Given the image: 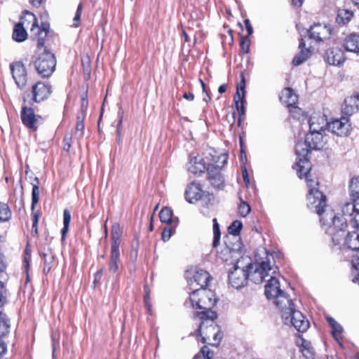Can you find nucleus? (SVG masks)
<instances>
[{"label": "nucleus", "instance_id": "f257e3e1", "mask_svg": "<svg viewBox=\"0 0 359 359\" xmlns=\"http://www.w3.org/2000/svg\"><path fill=\"white\" fill-rule=\"evenodd\" d=\"M260 255L264 257H258L257 256L256 263L248 264L246 266V271L248 272V279L250 280L255 284L262 283L264 280H267L272 274H276L277 267L274 265L273 256L269 253L265 248L260 250Z\"/></svg>", "mask_w": 359, "mask_h": 359}, {"label": "nucleus", "instance_id": "f03ea898", "mask_svg": "<svg viewBox=\"0 0 359 359\" xmlns=\"http://www.w3.org/2000/svg\"><path fill=\"white\" fill-rule=\"evenodd\" d=\"M189 304L194 309L202 310L197 313L199 318L216 319L217 313L212 311V308L216 304V298L213 291L206 288L194 289L190 294L189 302L185 304Z\"/></svg>", "mask_w": 359, "mask_h": 359}, {"label": "nucleus", "instance_id": "7ed1b4c3", "mask_svg": "<svg viewBox=\"0 0 359 359\" xmlns=\"http://www.w3.org/2000/svg\"><path fill=\"white\" fill-rule=\"evenodd\" d=\"M202 320L196 332L202 338L203 343H209L212 346L219 344L222 338L219 327L214 322L215 319L200 318Z\"/></svg>", "mask_w": 359, "mask_h": 359}, {"label": "nucleus", "instance_id": "20e7f679", "mask_svg": "<svg viewBox=\"0 0 359 359\" xmlns=\"http://www.w3.org/2000/svg\"><path fill=\"white\" fill-rule=\"evenodd\" d=\"M56 63L55 55L44 50L34 62V66L39 76L42 78H48L54 72Z\"/></svg>", "mask_w": 359, "mask_h": 359}, {"label": "nucleus", "instance_id": "39448f33", "mask_svg": "<svg viewBox=\"0 0 359 359\" xmlns=\"http://www.w3.org/2000/svg\"><path fill=\"white\" fill-rule=\"evenodd\" d=\"M320 222L322 226L326 227V232L330 236H334L336 232L331 228V225L340 224V230L344 233V229L347 227L346 219L343 216H337L334 211L326 208H323L320 213Z\"/></svg>", "mask_w": 359, "mask_h": 359}, {"label": "nucleus", "instance_id": "423d86ee", "mask_svg": "<svg viewBox=\"0 0 359 359\" xmlns=\"http://www.w3.org/2000/svg\"><path fill=\"white\" fill-rule=\"evenodd\" d=\"M308 187V206L316 213H320L323 208H326V196L318 189H316L314 184H309Z\"/></svg>", "mask_w": 359, "mask_h": 359}, {"label": "nucleus", "instance_id": "0eeeda50", "mask_svg": "<svg viewBox=\"0 0 359 359\" xmlns=\"http://www.w3.org/2000/svg\"><path fill=\"white\" fill-rule=\"evenodd\" d=\"M12 77L20 89L25 88L27 82V72L25 65L21 61L10 64Z\"/></svg>", "mask_w": 359, "mask_h": 359}, {"label": "nucleus", "instance_id": "6e6552de", "mask_svg": "<svg viewBox=\"0 0 359 359\" xmlns=\"http://www.w3.org/2000/svg\"><path fill=\"white\" fill-rule=\"evenodd\" d=\"M248 280V272L245 267L241 268L238 262L234 265L233 270L229 273V284L236 289L243 287Z\"/></svg>", "mask_w": 359, "mask_h": 359}, {"label": "nucleus", "instance_id": "1a4fd4ad", "mask_svg": "<svg viewBox=\"0 0 359 359\" xmlns=\"http://www.w3.org/2000/svg\"><path fill=\"white\" fill-rule=\"evenodd\" d=\"M290 311L291 313H288V317L284 318L285 323H290L299 332L306 331L309 326V321L305 319V317L300 311L295 309V307L290 310Z\"/></svg>", "mask_w": 359, "mask_h": 359}, {"label": "nucleus", "instance_id": "9d476101", "mask_svg": "<svg viewBox=\"0 0 359 359\" xmlns=\"http://www.w3.org/2000/svg\"><path fill=\"white\" fill-rule=\"evenodd\" d=\"M224 252L231 257L238 259L241 255L243 244L240 236H226Z\"/></svg>", "mask_w": 359, "mask_h": 359}, {"label": "nucleus", "instance_id": "9b49d317", "mask_svg": "<svg viewBox=\"0 0 359 359\" xmlns=\"http://www.w3.org/2000/svg\"><path fill=\"white\" fill-rule=\"evenodd\" d=\"M331 33V28L329 26L320 23L314 24L308 31L309 38L316 41L328 39Z\"/></svg>", "mask_w": 359, "mask_h": 359}, {"label": "nucleus", "instance_id": "f8f14e48", "mask_svg": "<svg viewBox=\"0 0 359 359\" xmlns=\"http://www.w3.org/2000/svg\"><path fill=\"white\" fill-rule=\"evenodd\" d=\"M273 303L281 312L283 318H287L288 313H291L290 310L294 308L292 300L285 292L278 295V297L273 300Z\"/></svg>", "mask_w": 359, "mask_h": 359}, {"label": "nucleus", "instance_id": "ddd939ff", "mask_svg": "<svg viewBox=\"0 0 359 359\" xmlns=\"http://www.w3.org/2000/svg\"><path fill=\"white\" fill-rule=\"evenodd\" d=\"M220 170L217 167H214L212 163L208 164V180L212 187L217 189H222L224 187V179Z\"/></svg>", "mask_w": 359, "mask_h": 359}, {"label": "nucleus", "instance_id": "4468645a", "mask_svg": "<svg viewBox=\"0 0 359 359\" xmlns=\"http://www.w3.org/2000/svg\"><path fill=\"white\" fill-rule=\"evenodd\" d=\"M328 130L339 136L346 135L350 129L348 118L341 116L340 119H335L327 123Z\"/></svg>", "mask_w": 359, "mask_h": 359}, {"label": "nucleus", "instance_id": "2eb2a0df", "mask_svg": "<svg viewBox=\"0 0 359 359\" xmlns=\"http://www.w3.org/2000/svg\"><path fill=\"white\" fill-rule=\"evenodd\" d=\"M324 58L328 64L334 66H340L345 61L344 50L339 47L328 48L325 53Z\"/></svg>", "mask_w": 359, "mask_h": 359}, {"label": "nucleus", "instance_id": "dca6fc26", "mask_svg": "<svg viewBox=\"0 0 359 359\" xmlns=\"http://www.w3.org/2000/svg\"><path fill=\"white\" fill-rule=\"evenodd\" d=\"M51 93V86L39 81L32 88V100L41 102L47 99Z\"/></svg>", "mask_w": 359, "mask_h": 359}, {"label": "nucleus", "instance_id": "f3484780", "mask_svg": "<svg viewBox=\"0 0 359 359\" xmlns=\"http://www.w3.org/2000/svg\"><path fill=\"white\" fill-rule=\"evenodd\" d=\"M205 194V192L203 191L201 184L196 182H192L187 186L184 196L187 202L194 203L201 200Z\"/></svg>", "mask_w": 359, "mask_h": 359}, {"label": "nucleus", "instance_id": "a211bd4d", "mask_svg": "<svg viewBox=\"0 0 359 359\" xmlns=\"http://www.w3.org/2000/svg\"><path fill=\"white\" fill-rule=\"evenodd\" d=\"M276 275V274H272L266 280L267 283L265 285L264 293L268 299L273 300L278 295L283 292L280 288V283Z\"/></svg>", "mask_w": 359, "mask_h": 359}, {"label": "nucleus", "instance_id": "6ab92c4d", "mask_svg": "<svg viewBox=\"0 0 359 359\" xmlns=\"http://www.w3.org/2000/svg\"><path fill=\"white\" fill-rule=\"evenodd\" d=\"M210 276L208 271L203 269H196L192 277L189 278V283L194 287V284L201 286V288L208 285Z\"/></svg>", "mask_w": 359, "mask_h": 359}, {"label": "nucleus", "instance_id": "aec40b11", "mask_svg": "<svg viewBox=\"0 0 359 359\" xmlns=\"http://www.w3.org/2000/svg\"><path fill=\"white\" fill-rule=\"evenodd\" d=\"M208 162L205 158L195 156L190 159L188 170L193 174H201L207 170Z\"/></svg>", "mask_w": 359, "mask_h": 359}, {"label": "nucleus", "instance_id": "412c9836", "mask_svg": "<svg viewBox=\"0 0 359 359\" xmlns=\"http://www.w3.org/2000/svg\"><path fill=\"white\" fill-rule=\"evenodd\" d=\"M21 119L23 124L27 128L36 129L38 118L34 114L33 109L27 107H23L21 111Z\"/></svg>", "mask_w": 359, "mask_h": 359}, {"label": "nucleus", "instance_id": "4be33fe9", "mask_svg": "<svg viewBox=\"0 0 359 359\" xmlns=\"http://www.w3.org/2000/svg\"><path fill=\"white\" fill-rule=\"evenodd\" d=\"M343 46L346 51L359 53V34H350L344 40Z\"/></svg>", "mask_w": 359, "mask_h": 359}, {"label": "nucleus", "instance_id": "5701e85b", "mask_svg": "<svg viewBox=\"0 0 359 359\" xmlns=\"http://www.w3.org/2000/svg\"><path fill=\"white\" fill-rule=\"evenodd\" d=\"M280 102L287 107L297 104L298 96L290 88H284L279 96Z\"/></svg>", "mask_w": 359, "mask_h": 359}, {"label": "nucleus", "instance_id": "b1692460", "mask_svg": "<svg viewBox=\"0 0 359 359\" xmlns=\"http://www.w3.org/2000/svg\"><path fill=\"white\" fill-rule=\"evenodd\" d=\"M18 24L22 25L25 29H28L30 27V31L32 33L34 32L35 29L38 27V22L36 16L27 11L23 12V15Z\"/></svg>", "mask_w": 359, "mask_h": 359}, {"label": "nucleus", "instance_id": "393cba45", "mask_svg": "<svg viewBox=\"0 0 359 359\" xmlns=\"http://www.w3.org/2000/svg\"><path fill=\"white\" fill-rule=\"evenodd\" d=\"M209 156H206L208 164L212 163L214 167H217L218 170H221L224 165L227 163L228 155L226 154H217L215 151L213 154L210 153Z\"/></svg>", "mask_w": 359, "mask_h": 359}, {"label": "nucleus", "instance_id": "a878e982", "mask_svg": "<svg viewBox=\"0 0 359 359\" xmlns=\"http://www.w3.org/2000/svg\"><path fill=\"white\" fill-rule=\"evenodd\" d=\"M297 345L304 357L307 359H314L316 353L311 341L301 338L297 341Z\"/></svg>", "mask_w": 359, "mask_h": 359}, {"label": "nucleus", "instance_id": "bb28decb", "mask_svg": "<svg viewBox=\"0 0 359 359\" xmlns=\"http://www.w3.org/2000/svg\"><path fill=\"white\" fill-rule=\"evenodd\" d=\"M306 142L311 149H320L323 147V135L321 133L309 131L305 137Z\"/></svg>", "mask_w": 359, "mask_h": 359}, {"label": "nucleus", "instance_id": "cd10ccee", "mask_svg": "<svg viewBox=\"0 0 359 359\" xmlns=\"http://www.w3.org/2000/svg\"><path fill=\"white\" fill-rule=\"evenodd\" d=\"M299 48L300 49L299 53L294 57L292 60V63L295 66L300 65L306 61L311 53L310 49L305 48V42L302 39L299 41Z\"/></svg>", "mask_w": 359, "mask_h": 359}, {"label": "nucleus", "instance_id": "c85d7f7f", "mask_svg": "<svg viewBox=\"0 0 359 359\" xmlns=\"http://www.w3.org/2000/svg\"><path fill=\"white\" fill-rule=\"evenodd\" d=\"M159 218L161 222L166 224L177 226L179 219L172 217V210L168 207H164L159 212Z\"/></svg>", "mask_w": 359, "mask_h": 359}, {"label": "nucleus", "instance_id": "c756f323", "mask_svg": "<svg viewBox=\"0 0 359 359\" xmlns=\"http://www.w3.org/2000/svg\"><path fill=\"white\" fill-rule=\"evenodd\" d=\"M349 188L356 213L359 212V178H353Z\"/></svg>", "mask_w": 359, "mask_h": 359}, {"label": "nucleus", "instance_id": "7c9ffc66", "mask_svg": "<svg viewBox=\"0 0 359 359\" xmlns=\"http://www.w3.org/2000/svg\"><path fill=\"white\" fill-rule=\"evenodd\" d=\"M354 13L348 8H341L338 10L336 17V22L339 25H347L353 18Z\"/></svg>", "mask_w": 359, "mask_h": 359}, {"label": "nucleus", "instance_id": "2f4dec72", "mask_svg": "<svg viewBox=\"0 0 359 359\" xmlns=\"http://www.w3.org/2000/svg\"><path fill=\"white\" fill-rule=\"evenodd\" d=\"M122 230L118 224H114L111 227V250H119Z\"/></svg>", "mask_w": 359, "mask_h": 359}, {"label": "nucleus", "instance_id": "473e14b6", "mask_svg": "<svg viewBox=\"0 0 359 359\" xmlns=\"http://www.w3.org/2000/svg\"><path fill=\"white\" fill-rule=\"evenodd\" d=\"M119 250H111L110 258L108 263V271L113 274L118 273L120 264Z\"/></svg>", "mask_w": 359, "mask_h": 359}, {"label": "nucleus", "instance_id": "72a5a7b5", "mask_svg": "<svg viewBox=\"0 0 359 359\" xmlns=\"http://www.w3.org/2000/svg\"><path fill=\"white\" fill-rule=\"evenodd\" d=\"M310 150H311V149H310L308 144H306V140L304 142H299L297 143L295 146V152L296 154L299 157L300 162H302L303 164L308 163L306 156L310 152Z\"/></svg>", "mask_w": 359, "mask_h": 359}, {"label": "nucleus", "instance_id": "f704fd0d", "mask_svg": "<svg viewBox=\"0 0 359 359\" xmlns=\"http://www.w3.org/2000/svg\"><path fill=\"white\" fill-rule=\"evenodd\" d=\"M326 126H327V123L319 116H312L309 119V131L311 132L320 133Z\"/></svg>", "mask_w": 359, "mask_h": 359}, {"label": "nucleus", "instance_id": "c9c22d12", "mask_svg": "<svg viewBox=\"0 0 359 359\" xmlns=\"http://www.w3.org/2000/svg\"><path fill=\"white\" fill-rule=\"evenodd\" d=\"M345 243L349 249L357 252L359 250V233L356 231L348 232Z\"/></svg>", "mask_w": 359, "mask_h": 359}, {"label": "nucleus", "instance_id": "e433bc0d", "mask_svg": "<svg viewBox=\"0 0 359 359\" xmlns=\"http://www.w3.org/2000/svg\"><path fill=\"white\" fill-rule=\"evenodd\" d=\"M12 37L13 40L18 42H22L25 41L27 38L26 29H25L22 25L17 23L14 27Z\"/></svg>", "mask_w": 359, "mask_h": 359}, {"label": "nucleus", "instance_id": "4c0bfd02", "mask_svg": "<svg viewBox=\"0 0 359 359\" xmlns=\"http://www.w3.org/2000/svg\"><path fill=\"white\" fill-rule=\"evenodd\" d=\"M42 257L43 259V272L47 273L50 271L54 262V255L49 249L43 252Z\"/></svg>", "mask_w": 359, "mask_h": 359}, {"label": "nucleus", "instance_id": "58836bf2", "mask_svg": "<svg viewBox=\"0 0 359 359\" xmlns=\"http://www.w3.org/2000/svg\"><path fill=\"white\" fill-rule=\"evenodd\" d=\"M10 330V322L7 316L0 311V339L6 337Z\"/></svg>", "mask_w": 359, "mask_h": 359}, {"label": "nucleus", "instance_id": "ea45409f", "mask_svg": "<svg viewBox=\"0 0 359 359\" xmlns=\"http://www.w3.org/2000/svg\"><path fill=\"white\" fill-rule=\"evenodd\" d=\"M48 29L46 27H39V26L35 29L34 32L32 33L37 37V46L43 47L44 46V41L47 36Z\"/></svg>", "mask_w": 359, "mask_h": 359}, {"label": "nucleus", "instance_id": "a19ab883", "mask_svg": "<svg viewBox=\"0 0 359 359\" xmlns=\"http://www.w3.org/2000/svg\"><path fill=\"white\" fill-rule=\"evenodd\" d=\"M71 221V213L70 211L67 209L64 210L63 212V224L64 226L61 230L62 234V240H65L66 237V234L69 231V226Z\"/></svg>", "mask_w": 359, "mask_h": 359}, {"label": "nucleus", "instance_id": "79ce46f5", "mask_svg": "<svg viewBox=\"0 0 359 359\" xmlns=\"http://www.w3.org/2000/svg\"><path fill=\"white\" fill-rule=\"evenodd\" d=\"M243 224L239 220L233 221L228 227L229 235L227 236H240V232L242 229Z\"/></svg>", "mask_w": 359, "mask_h": 359}, {"label": "nucleus", "instance_id": "37998d69", "mask_svg": "<svg viewBox=\"0 0 359 359\" xmlns=\"http://www.w3.org/2000/svg\"><path fill=\"white\" fill-rule=\"evenodd\" d=\"M245 96V91L243 90V86H237L236 93L233 97L236 109H239V104L243 102H246Z\"/></svg>", "mask_w": 359, "mask_h": 359}, {"label": "nucleus", "instance_id": "c03bdc74", "mask_svg": "<svg viewBox=\"0 0 359 359\" xmlns=\"http://www.w3.org/2000/svg\"><path fill=\"white\" fill-rule=\"evenodd\" d=\"M302 162H300V161L296 163L297 166L299 168L298 170V173L299 177H302V176H304L306 181H307V185L309 186V184H315L314 180L312 179H309V172L310 169L309 168H305L304 165H302Z\"/></svg>", "mask_w": 359, "mask_h": 359}, {"label": "nucleus", "instance_id": "a18cd8bd", "mask_svg": "<svg viewBox=\"0 0 359 359\" xmlns=\"http://www.w3.org/2000/svg\"><path fill=\"white\" fill-rule=\"evenodd\" d=\"M84 118L85 114H78L77 116V122L76 125V131L75 135L79 139L83 137V130H84Z\"/></svg>", "mask_w": 359, "mask_h": 359}, {"label": "nucleus", "instance_id": "49530a36", "mask_svg": "<svg viewBox=\"0 0 359 359\" xmlns=\"http://www.w3.org/2000/svg\"><path fill=\"white\" fill-rule=\"evenodd\" d=\"M11 217V212L7 204L0 202V222H6Z\"/></svg>", "mask_w": 359, "mask_h": 359}, {"label": "nucleus", "instance_id": "de8ad7c7", "mask_svg": "<svg viewBox=\"0 0 359 359\" xmlns=\"http://www.w3.org/2000/svg\"><path fill=\"white\" fill-rule=\"evenodd\" d=\"M331 228L336 232L334 236H332V241L333 242L336 243L337 244L339 243L341 238L344 237L345 236V231L346 227L344 229V234L342 233V231L340 230V224L339 223H337L336 225H331Z\"/></svg>", "mask_w": 359, "mask_h": 359}, {"label": "nucleus", "instance_id": "09e8293b", "mask_svg": "<svg viewBox=\"0 0 359 359\" xmlns=\"http://www.w3.org/2000/svg\"><path fill=\"white\" fill-rule=\"evenodd\" d=\"M35 180L39 183L38 178L36 177ZM39 187L38 184H33L32 191V205L31 209L32 210H34L36 204L39 202Z\"/></svg>", "mask_w": 359, "mask_h": 359}, {"label": "nucleus", "instance_id": "8fccbe9b", "mask_svg": "<svg viewBox=\"0 0 359 359\" xmlns=\"http://www.w3.org/2000/svg\"><path fill=\"white\" fill-rule=\"evenodd\" d=\"M355 98L351 97L349 98H346L344 100V106L342 108V112L346 115H350L354 112L356 109V106L351 105V103L353 101H355Z\"/></svg>", "mask_w": 359, "mask_h": 359}, {"label": "nucleus", "instance_id": "3c124183", "mask_svg": "<svg viewBox=\"0 0 359 359\" xmlns=\"http://www.w3.org/2000/svg\"><path fill=\"white\" fill-rule=\"evenodd\" d=\"M176 226L175 225L166 224L162 232V239L164 241H168L170 238L175 231Z\"/></svg>", "mask_w": 359, "mask_h": 359}, {"label": "nucleus", "instance_id": "603ef678", "mask_svg": "<svg viewBox=\"0 0 359 359\" xmlns=\"http://www.w3.org/2000/svg\"><path fill=\"white\" fill-rule=\"evenodd\" d=\"M213 233L214 238L212 245L214 248L217 247L220 240V231L219 224L217 223V219H213Z\"/></svg>", "mask_w": 359, "mask_h": 359}, {"label": "nucleus", "instance_id": "864d4df0", "mask_svg": "<svg viewBox=\"0 0 359 359\" xmlns=\"http://www.w3.org/2000/svg\"><path fill=\"white\" fill-rule=\"evenodd\" d=\"M342 212L344 214L343 217L344 216H354L356 213L355 208L352 203H347L342 207Z\"/></svg>", "mask_w": 359, "mask_h": 359}, {"label": "nucleus", "instance_id": "5fc2aeb1", "mask_svg": "<svg viewBox=\"0 0 359 359\" xmlns=\"http://www.w3.org/2000/svg\"><path fill=\"white\" fill-rule=\"evenodd\" d=\"M7 290L4 283L0 280V308L3 307L7 302Z\"/></svg>", "mask_w": 359, "mask_h": 359}, {"label": "nucleus", "instance_id": "6e6d98bb", "mask_svg": "<svg viewBox=\"0 0 359 359\" xmlns=\"http://www.w3.org/2000/svg\"><path fill=\"white\" fill-rule=\"evenodd\" d=\"M332 334L333 337L337 341H339L341 339V334L343 332V327L340 324L337 323L332 327Z\"/></svg>", "mask_w": 359, "mask_h": 359}, {"label": "nucleus", "instance_id": "4d7b16f0", "mask_svg": "<svg viewBox=\"0 0 359 359\" xmlns=\"http://www.w3.org/2000/svg\"><path fill=\"white\" fill-rule=\"evenodd\" d=\"M241 50L245 53H248L250 50V39L248 36H242L240 41Z\"/></svg>", "mask_w": 359, "mask_h": 359}, {"label": "nucleus", "instance_id": "13d9d810", "mask_svg": "<svg viewBox=\"0 0 359 359\" xmlns=\"http://www.w3.org/2000/svg\"><path fill=\"white\" fill-rule=\"evenodd\" d=\"M238 212L242 217H246L250 212V207L247 203L241 201L238 207Z\"/></svg>", "mask_w": 359, "mask_h": 359}, {"label": "nucleus", "instance_id": "bf43d9fd", "mask_svg": "<svg viewBox=\"0 0 359 359\" xmlns=\"http://www.w3.org/2000/svg\"><path fill=\"white\" fill-rule=\"evenodd\" d=\"M82 9H83L82 4H79L78 7H77V9H76L75 15L74 17V19H73L74 26L76 27L79 25V22H80V18H81V12H82Z\"/></svg>", "mask_w": 359, "mask_h": 359}, {"label": "nucleus", "instance_id": "052dcab7", "mask_svg": "<svg viewBox=\"0 0 359 359\" xmlns=\"http://www.w3.org/2000/svg\"><path fill=\"white\" fill-rule=\"evenodd\" d=\"M72 137L71 134H67L63 140V149L66 151H69L72 146Z\"/></svg>", "mask_w": 359, "mask_h": 359}, {"label": "nucleus", "instance_id": "680f3d73", "mask_svg": "<svg viewBox=\"0 0 359 359\" xmlns=\"http://www.w3.org/2000/svg\"><path fill=\"white\" fill-rule=\"evenodd\" d=\"M52 341H53V353L52 357L53 359H56L55 358V351L59 347V336H57L56 334H52Z\"/></svg>", "mask_w": 359, "mask_h": 359}, {"label": "nucleus", "instance_id": "e2e57ef3", "mask_svg": "<svg viewBox=\"0 0 359 359\" xmlns=\"http://www.w3.org/2000/svg\"><path fill=\"white\" fill-rule=\"evenodd\" d=\"M288 108L289 111L293 118H298L302 114V109L299 107L295 106L294 104L293 106H290Z\"/></svg>", "mask_w": 359, "mask_h": 359}, {"label": "nucleus", "instance_id": "0e129e2a", "mask_svg": "<svg viewBox=\"0 0 359 359\" xmlns=\"http://www.w3.org/2000/svg\"><path fill=\"white\" fill-rule=\"evenodd\" d=\"M201 352L206 359H212L213 357V351H211L207 346L202 347Z\"/></svg>", "mask_w": 359, "mask_h": 359}, {"label": "nucleus", "instance_id": "69168bd1", "mask_svg": "<svg viewBox=\"0 0 359 359\" xmlns=\"http://www.w3.org/2000/svg\"><path fill=\"white\" fill-rule=\"evenodd\" d=\"M122 121H123V117L121 116L120 119L118 121V123L117 125V129H116V142L118 144H120L121 142V130H122Z\"/></svg>", "mask_w": 359, "mask_h": 359}, {"label": "nucleus", "instance_id": "338daca9", "mask_svg": "<svg viewBox=\"0 0 359 359\" xmlns=\"http://www.w3.org/2000/svg\"><path fill=\"white\" fill-rule=\"evenodd\" d=\"M352 264L355 269H359V250L356 252L355 255H353Z\"/></svg>", "mask_w": 359, "mask_h": 359}, {"label": "nucleus", "instance_id": "774afa93", "mask_svg": "<svg viewBox=\"0 0 359 359\" xmlns=\"http://www.w3.org/2000/svg\"><path fill=\"white\" fill-rule=\"evenodd\" d=\"M353 226L359 230V212L355 213L353 218L351 219Z\"/></svg>", "mask_w": 359, "mask_h": 359}]
</instances>
